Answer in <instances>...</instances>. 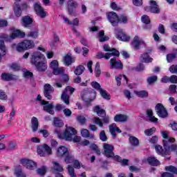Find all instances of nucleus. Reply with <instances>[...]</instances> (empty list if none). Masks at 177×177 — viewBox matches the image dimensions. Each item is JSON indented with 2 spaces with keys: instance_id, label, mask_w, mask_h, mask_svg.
Returning a JSON list of instances; mask_svg holds the SVG:
<instances>
[{
  "instance_id": "nucleus-1",
  "label": "nucleus",
  "mask_w": 177,
  "mask_h": 177,
  "mask_svg": "<svg viewBox=\"0 0 177 177\" xmlns=\"http://www.w3.org/2000/svg\"><path fill=\"white\" fill-rule=\"evenodd\" d=\"M45 57L42 53L39 51H35L30 55V63L36 67L37 71L42 73L46 71V68H48V64H46V61H41Z\"/></svg>"
},
{
  "instance_id": "nucleus-2",
  "label": "nucleus",
  "mask_w": 177,
  "mask_h": 177,
  "mask_svg": "<svg viewBox=\"0 0 177 177\" xmlns=\"http://www.w3.org/2000/svg\"><path fill=\"white\" fill-rule=\"evenodd\" d=\"M163 147L164 149H162L161 145H157L155 146L156 153L163 157H165V156H169L171 154V151H175V150H177L176 145H167L166 140H163Z\"/></svg>"
},
{
  "instance_id": "nucleus-3",
  "label": "nucleus",
  "mask_w": 177,
  "mask_h": 177,
  "mask_svg": "<svg viewBox=\"0 0 177 177\" xmlns=\"http://www.w3.org/2000/svg\"><path fill=\"white\" fill-rule=\"evenodd\" d=\"M54 132L57 135L59 139H64L65 140L68 141L73 140V138L77 135V130L71 127H66L63 133H60L59 130H55Z\"/></svg>"
},
{
  "instance_id": "nucleus-4",
  "label": "nucleus",
  "mask_w": 177,
  "mask_h": 177,
  "mask_svg": "<svg viewBox=\"0 0 177 177\" xmlns=\"http://www.w3.org/2000/svg\"><path fill=\"white\" fill-rule=\"evenodd\" d=\"M17 52H24L25 50H28V49H32L35 47V43L32 40H24L17 45H12V48H15Z\"/></svg>"
},
{
  "instance_id": "nucleus-5",
  "label": "nucleus",
  "mask_w": 177,
  "mask_h": 177,
  "mask_svg": "<svg viewBox=\"0 0 177 177\" xmlns=\"http://www.w3.org/2000/svg\"><path fill=\"white\" fill-rule=\"evenodd\" d=\"M81 97L83 102L91 103L96 97V93L91 88H86L82 91Z\"/></svg>"
},
{
  "instance_id": "nucleus-6",
  "label": "nucleus",
  "mask_w": 177,
  "mask_h": 177,
  "mask_svg": "<svg viewBox=\"0 0 177 177\" xmlns=\"http://www.w3.org/2000/svg\"><path fill=\"white\" fill-rule=\"evenodd\" d=\"M75 88L68 86H66L64 90L62 91L61 99L65 103V104H70V95L74 93Z\"/></svg>"
},
{
  "instance_id": "nucleus-7",
  "label": "nucleus",
  "mask_w": 177,
  "mask_h": 177,
  "mask_svg": "<svg viewBox=\"0 0 177 177\" xmlns=\"http://www.w3.org/2000/svg\"><path fill=\"white\" fill-rule=\"evenodd\" d=\"M103 154L108 158H113L115 157L114 155V146L107 144V143H104L103 144Z\"/></svg>"
},
{
  "instance_id": "nucleus-8",
  "label": "nucleus",
  "mask_w": 177,
  "mask_h": 177,
  "mask_svg": "<svg viewBox=\"0 0 177 177\" xmlns=\"http://www.w3.org/2000/svg\"><path fill=\"white\" fill-rule=\"evenodd\" d=\"M37 153L41 157H46L52 154V149L48 145L44 144L37 147Z\"/></svg>"
},
{
  "instance_id": "nucleus-9",
  "label": "nucleus",
  "mask_w": 177,
  "mask_h": 177,
  "mask_svg": "<svg viewBox=\"0 0 177 177\" xmlns=\"http://www.w3.org/2000/svg\"><path fill=\"white\" fill-rule=\"evenodd\" d=\"M155 111L160 118H167V117H168V111L161 103L156 104L155 106Z\"/></svg>"
},
{
  "instance_id": "nucleus-10",
  "label": "nucleus",
  "mask_w": 177,
  "mask_h": 177,
  "mask_svg": "<svg viewBox=\"0 0 177 177\" xmlns=\"http://www.w3.org/2000/svg\"><path fill=\"white\" fill-rule=\"evenodd\" d=\"M34 10L36 15L41 17V19H45V17H46V12H45V10L41 6V3H35L34 4Z\"/></svg>"
},
{
  "instance_id": "nucleus-11",
  "label": "nucleus",
  "mask_w": 177,
  "mask_h": 177,
  "mask_svg": "<svg viewBox=\"0 0 177 177\" xmlns=\"http://www.w3.org/2000/svg\"><path fill=\"white\" fill-rule=\"evenodd\" d=\"M55 92V88L49 84H46L44 86V95L48 100H52V93Z\"/></svg>"
},
{
  "instance_id": "nucleus-12",
  "label": "nucleus",
  "mask_w": 177,
  "mask_h": 177,
  "mask_svg": "<svg viewBox=\"0 0 177 177\" xmlns=\"http://www.w3.org/2000/svg\"><path fill=\"white\" fill-rule=\"evenodd\" d=\"M150 6L145 7V9L146 12H151V13H160V8H158V5H157V2L153 0H151L149 1Z\"/></svg>"
},
{
  "instance_id": "nucleus-13",
  "label": "nucleus",
  "mask_w": 177,
  "mask_h": 177,
  "mask_svg": "<svg viewBox=\"0 0 177 177\" xmlns=\"http://www.w3.org/2000/svg\"><path fill=\"white\" fill-rule=\"evenodd\" d=\"M21 164L24 165V167H26L28 169H35L37 168V163L35 162L32 161V160L29 159H22L21 160Z\"/></svg>"
},
{
  "instance_id": "nucleus-14",
  "label": "nucleus",
  "mask_w": 177,
  "mask_h": 177,
  "mask_svg": "<svg viewBox=\"0 0 177 177\" xmlns=\"http://www.w3.org/2000/svg\"><path fill=\"white\" fill-rule=\"evenodd\" d=\"M108 19L113 27L118 26V15L114 12L108 13Z\"/></svg>"
},
{
  "instance_id": "nucleus-15",
  "label": "nucleus",
  "mask_w": 177,
  "mask_h": 177,
  "mask_svg": "<svg viewBox=\"0 0 177 177\" xmlns=\"http://www.w3.org/2000/svg\"><path fill=\"white\" fill-rule=\"evenodd\" d=\"M78 8V3L74 0H68L67 9L68 15H73L74 13V9Z\"/></svg>"
},
{
  "instance_id": "nucleus-16",
  "label": "nucleus",
  "mask_w": 177,
  "mask_h": 177,
  "mask_svg": "<svg viewBox=\"0 0 177 177\" xmlns=\"http://www.w3.org/2000/svg\"><path fill=\"white\" fill-rule=\"evenodd\" d=\"M111 56H120V52H115L113 54H111V53H106L105 55L104 53L102 52H99L97 54V59H106V60H109Z\"/></svg>"
},
{
  "instance_id": "nucleus-17",
  "label": "nucleus",
  "mask_w": 177,
  "mask_h": 177,
  "mask_svg": "<svg viewBox=\"0 0 177 177\" xmlns=\"http://www.w3.org/2000/svg\"><path fill=\"white\" fill-rule=\"evenodd\" d=\"M110 66L111 68L117 69H122L124 67L122 63H121V61H117V59H115V57L110 59Z\"/></svg>"
},
{
  "instance_id": "nucleus-18",
  "label": "nucleus",
  "mask_w": 177,
  "mask_h": 177,
  "mask_svg": "<svg viewBox=\"0 0 177 177\" xmlns=\"http://www.w3.org/2000/svg\"><path fill=\"white\" fill-rule=\"evenodd\" d=\"M118 34L117 35L118 39H120V41H124V42H127V41H129L131 39V37L127 35V33L124 32L122 30L119 29L118 30Z\"/></svg>"
},
{
  "instance_id": "nucleus-19",
  "label": "nucleus",
  "mask_w": 177,
  "mask_h": 177,
  "mask_svg": "<svg viewBox=\"0 0 177 177\" xmlns=\"http://www.w3.org/2000/svg\"><path fill=\"white\" fill-rule=\"evenodd\" d=\"M109 132L111 133V135H112L113 138H115L117 137L115 132H118V133H121V130L117 127V124L115 123H113L109 125Z\"/></svg>"
},
{
  "instance_id": "nucleus-20",
  "label": "nucleus",
  "mask_w": 177,
  "mask_h": 177,
  "mask_svg": "<svg viewBox=\"0 0 177 177\" xmlns=\"http://www.w3.org/2000/svg\"><path fill=\"white\" fill-rule=\"evenodd\" d=\"M43 106V109L44 111H46V113H48L49 114H51V115H53L55 114V111H53V109L55 108V105H53V102H51L49 104H41Z\"/></svg>"
},
{
  "instance_id": "nucleus-21",
  "label": "nucleus",
  "mask_w": 177,
  "mask_h": 177,
  "mask_svg": "<svg viewBox=\"0 0 177 177\" xmlns=\"http://www.w3.org/2000/svg\"><path fill=\"white\" fill-rule=\"evenodd\" d=\"M68 153V149L64 146H61L58 148L57 151V157H59L60 158H62V157L67 156Z\"/></svg>"
},
{
  "instance_id": "nucleus-22",
  "label": "nucleus",
  "mask_w": 177,
  "mask_h": 177,
  "mask_svg": "<svg viewBox=\"0 0 177 177\" xmlns=\"http://www.w3.org/2000/svg\"><path fill=\"white\" fill-rule=\"evenodd\" d=\"M73 63H75V58L71 57V55L70 54H67L66 55H65V57H64V64H65V66H71Z\"/></svg>"
},
{
  "instance_id": "nucleus-23",
  "label": "nucleus",
  "mask_w": 177,
  "mask_h": 177,
  "mask_svg": "<svg viewBox=\"0 0 177 177\" xmlns=\"http://www.w3.org/2000/svg\"><path fill=\"white\" fill-rule=\"evenodd\" d=\"M162 136L165 138L163 140H166L167 145L172 146V143L175 142V138L168 137V131H162Z\"/></svg>"
},
{
  "instance_id": "nucleus-24",
  "label": "nucleus",
  "mask_w": 177,
  "mask_h": 177,
  "mask_svg": "<svg viewBox=\"0 0 177 177\" xmlns=\"http://www.w3.org/2000/svg\"><path fill=\"white\" fill-rule=\"evenodd\" d=\"M81 135L85 139H95V135L89 133V130L86 129H82L81 130Z\"/></svg>"
},
{
  "instance_id": "nucleus-25",
  "label": "nucleus",
  "mask_w": 177,
  "mask_h": 177,
  "mask_svg": "<svg viewBox=\"0 0 177 177\" xmlns=\"http://www.w3.org/2000/svg\"><path fill=\"white\" fill-rule=\"evenodd\" d=\"M38 127H39V122L38 118L32 117L31 119V128L32 132H37L38 131Z\"/></svg>"
},
{
  "instance_id": "nucleus-26",
  "label": "nucleus",
  "mask_w": 177,
  "mask_h": 177,
  "mask_svg": "<svg viewBox=\"0 0 177 177\" xmlns=\"http://www.w3.org/2000/svg\"><path fill=\"white\" fill-rule=\"evenodd\" d=\"M143 41L139 39V36H135L133 41L131 42V46L135 48V49H138L139 46L143 44Z\"/></svg>"
},
{
  "instance_id": "nucleus-27",
  "label": "nucleus",
  "mask_w": 177,
  "mask_h": 177,
  "mask_svg": "<svg viewBox=\"0 0 177 177\" xmlns=\"http://www.w3.org/2000/svg\"><path fill=\"white\" fill-rule=\"evenodd\" d=\"M140 60L142 63H151V62H153V58L150 57L149 53H145L141 55Z\"/></svg>"
},
{
  "instance_id": "nucleus-28",
  "label": "nucleus",
  "mask_w": 177,
  "mask_h": 177,
  "mask_svg": "<svg viewBox=\"0 0 177 177\" xmlns=\"http://www.w3.org/2000/svg\"><path fill=\"white\" fill-rule=\"evenodd\" d=\"M115 122H126L128 120V116L122 114L116 115L114 117Z\"/></svg>"
},
{
  "instance_id": "nucleus-29",
  "label": "nucleus",
  "mask_w": 177,
  "mask_h": 177,
  "mask_svg": "<svg viewBox=\"0 0 177 177\" xmlns=\"http://www.w3.org/2000/svg\"><path fill=\"white\" fill-rule=\"evenodd\" d=\"M93 111L96 113L99 117H104L106 115V111L102 109L99 105L95 106Z\"/></svg>"
},
{
  "instance_id": "nucleus-30",
  "label": "nucleus",
  "mask_w": 177,
  "mask_h": 177,
  "mask_svg": "<svg viewBox=\"0 0 177 177\" xmlns=\"http://www.w3.org/2000/svg\"><path fill=\"white\" fill-rule=\"evenodd\" d=\"M147 115L151 122H158V119L157 118H155L154 115H153V110L147 109Z\"/></svg>"
},
{
  "instance_id": "nucleus-31",
  "label": "nucleus",
  "mask_w": 177,
  "mask_h": 177,
  "mask_svg": "<svg viewBox=\"0 0 177 177\" xmlns=\"http://www.w3.org/2000/svg\"><path fill=\"white\" fill-rule=\"evenodd\" d=\"M1 79L3 81H12V80H15V75L4 73L1 74Z\"/></svg>"
},
{
  "instance_id": "nucleus-32",
  "label": "nucleus",
  "mask_w": 177,
  "mask_h": 177,
  "mask_svg": "<svg viewBox=\"0 0 177 177\" xmlns=\"http://www.w3.org/2000/svg\"><path fill=\"white\" fill-rule=\"evenodd\" d=\"M53 164L54 172H63L64 171L63 166H62V165L59 164L58 162H53Z\"/></svg>"
},
{
  "instance_id": "nucleus-33",
  "label": "nucleus",
  "mask_w": 177,
  "mask_h": 177,
  "mask_svg": "<svg viewBox=\"0 0 177 177\" xmlns=\"http://www.w3.org/2000/svg\"><path fill=\"white\" fill-rule=\"evenodd\" d=\"M147 161L150 165H153V167H157V165H160V161L157 160V158L154 157H149L147 158Z\"/></svg>"
},
{
  "instance_id": "nucleus-34",
  "label": "nucleus",
  "mask_w": 177,
  "mask_h": 177,
  "mask_svg": "<svg viewBox=\"0 0 177 177\" xmlns=\"http://www.w3.org/2000/svg\"><path fill=\"white\" fill-rule=\"evenodd\" d=\"M22 24L24 27H28L30 24H32V19L30 17H24L22 19Z\"/></svg>"
},
{
  "instance_id": "nucleus-35",
  "label": "nucleus",
  "mask_w": 177,
  "mask_h": 177,
  "mask_svg": "<svg viewBox=\"0 0 177 177\" xmlns=\"http://www.w3.org/2000/svg\"><path fill=\"white\" fill-rule=\"evenodd\" d=\"M129 142L133 147H136L139 146V139H138L135 136H130L129 137Z\"/></svg>"
},
{
  "instance_id": "nucleus-36",
  "label": "nucleus",
  "mask_w": 177,
  "mask_h": 177,
  "mask_svg": "<svg viewBox=\"0 0 177 177\" xmlns=\"http://www.w3.org/2000/svg\"><path fill=\"white\" fill-rule=\"evenodd\" d=\"M122 78L124 80V81H126L127 84H128V78L127 76H125V75H119L118 76L115 77L118 86H121V80H122Z\"/></svg>"
},
{
  "instance_id": "nucleus-37",
  "label": "nucleus",
  "mask_w": 177,
  "mask_h": 177,
  "mask_svg": "<svg viewBox=\"0 0 177 177\" xmlns=\"http://www.w3.org/2000/svg\"><path fill=\"white\" fill-rule=\"evenodd\" d=\"M85 71V67L83 65H79L76 67L74 73L75 75H81Z\"/></svg>"
},
{
  "instance_id": "nucleus-38",
  "label": "nucleus",
  "mask_w": 177,
  "mask_h": 177,
  "mask_svg": "<svg viewBox=\"0 0 177 177\" xmlns=\"http://www.w3.org/2000/svg\"><path fill=\"white\" fill-rule=\"evenodd\" d=\"M53 125L57 128H62V127L64 125V123H63V121H62V120L59 119L58 118H54Z\"/></svg>"
},
{
  "instance_id": "nucleus-39",
  "label": "nucleus",
  "mask_w": 177,
  "mask_h": 177,
  "mask_svg": "<svg viewBox=\"0 0 177 177\" xmlns=\"http://www.w3.org/2000/svg\"><path fill=\"white\" fill-rule=\"evenodd\" d=\"M135 93L138 97H149V92L146 91H135Z\"/></svg>"
},
{
  "instance_id": "nucleus-40",
  "label": "nucleus",
  "mask_w": 177,
  "mask_h": 177,
  "mask_svg": "<svg viewBox=\"0 0 177 177\" xmlns=\"http://www.w3.org/2000/svg\"><path fill=\"white\" fill-rule=\"evenodd\" d=\"M114 160L115 161H118V162H121L123 165H128V162H129V160L128 159H123L121 158V156H114Z\"/></svg>"
},
{
  "instance_id": "nucleus-41",
  "label": "nucleus",
  "mask_w": 177,
  "mask_h": 177,
  "mask_svg": "<svg viewBox=\"0 0 177 177\" xmlns=\"http://www.w3.org/2000/svg\"><path fill=\"white\" fill-rule=\"evenodd\" d=\"M103 49L105 52H109V53H111V54L115 53V52H119L115 48H110V46H109V44H104L103 46Z\"/></svg>"
},
{
  "instance_id": "nucleus-42",
  "label": "nucleus",
  "mask_w": 177,
  "mask_h": 177,
  "mask_svg": "<svg viewBox=\"0 0 177 177\" xmlns=\"http://www.w3.org/2000/svg\"><path fill=\"white\" fill-rule=\"evenodd\" d=\"M64 161L66 164H72L74 162V156L68 152V154L64 156Z\"/></svg>"
},
{
  "instance_id": "nucleus-43",
  "label": "nucleus",
  "mask_w": 177,
  "mask_h": 177,
  "mask_svg": "<svg viewBox=\"0 0 177 177\" xmlns=\"http://www.w3.org/2000/svg\"><path fill=\"white\" fill-rule=\"evenodd\" d=\"M25 34L21 33L20 30H15L12 32V34L10 37V39H15V38H17V37H24Z\"/></svg>"
},
{
  "instance_id": "nucleus-44",
  "label": "nucleus",
  "mask_w": 177,
  "mask_h": 177,
  "mask_svg": "<svg viewBox=\"0 0 177 177\" xmlns=\"http://www.w3.org/2000/svg\"><path fill=\"white\" fill-rule=\"evenodd\" d=\"M53 73L55 75H62V74H64V68L59 66L57 68H55L54 70H53Z\"/></svg>"
},
{
  "instance_id": "nucleus-45",
  "label": "nucleus",
  "mask_w": 177,
  "mask_h": 177,
  "mask_svg": "<svg viewBox=\"0 0 177 177\" xmlns=\"http://www.w3.org/2000/svg\"><path fill=\"white\" fill-rule=\"evenodd\" d=\"M99 41L100 42H105V41H109V37L104 35V31L101 30L99 32Z\"/></svg>"
},
{
  "instance_id": "nucleus-46",
  "label": "nucleus",
  "mask_w": 177,
  "mask_h": 177,
  "mask_svg": "<svg viewBox=\"0 0 177 177\" xmlns=\"http://www.w3.org/2000/svg\"><path fill=\"white\" fill-rule=\"evenodd\" d=\"M101 96L104 98L106 99V100H110L111 97H110V94L109 93H107V91L103 88L100 89V91H99Z\"/></svg>"
},
{
  "instance_id": "nucleus-47",
  "label": "nucleus",
  "mask_w": 177,
  "mask_h": 177,
  "mask_svg": "<svg viewBox=\"0 0 177 177\" xmlns=\"http://www.w3.org/2000/svg\"><path fill=\"white\" fill-rule=\"evenodd\" d=\"M68 174L71 176V177H77V174H75V171L74 170V167L73 166L68 165L67 167Z\"/></svg>"
},
{
  "instance_id": "nucleus-48",
  "label": "nucleus",
  "mask_w": 177,
  "mask_h": 177,
  "mask_svg": "<svg viewBox=\"0 0 177 177\" xmlns=\"http://www.w3.org/2000/svg\"><path fill=\"white\" fill-rule=\"evenodd\" d=\"M165 171H167L168 172H171L172 174H175V175H177V168L173 165L167 166L165 167Z\"/></svg>"
},
{
  "instance_id": "nucleus-49",
  "label": "nucleus",
  "mask_w": 177,
  "mask_h": 177,
  "mask_svg": "<svg viewBox=\"0 0 177 177\" xmlns=\"http://www.w3.org/2000/svg\"><path fill=\"white\" fill-rule=\"evenodd\" d=\"M90 148L91 149V150H93L95 153L97 154V156H100V149H99V147H97V145H96V144H91L90 145Z\"/></svg>"
},
{
  "instance_id": "nucleus-50",
  "label": "nucleus",
  "mask_w": 177,
  "mask_h": 177,
  "mask_svg": "<svg viewBox=\"0 0 177 177\" xmlns=\"http://www.w3.org/2000/svg\"><path fill=\"white\" fill-rule=\"evenodd\" d=\"M157 80H158L157 75H153L148 77L147 79V82H148L149 85H151L152 84H154V82H156Z\"/></svg>"
},
{
  "instance_id": "nucleus-51",
  "label": "nucleus",
  "mask_w": 177,
  "mask_h": 177,
  "mask_svg": "<svg viewBox=\"0 0 177 177\" xmlns=\"http://www.w3.org/2000/svg\"><path fill=\"white\" fill-rule=\"evenodd\" d=\"M154 132H156V127H152L151 129H146L145 131V134L147 136H151V135H153L154 133Z\"/></svg>"
},
{
  "instance_id": "nucleus-52",
  "label": "nucleus",
  "mask_w": 177,
  "mask_h": 177,
  "mask_svg": "<svg viewBox=\"0 0 177 177\" xmlns=\"http://www.w3.org/2000/svg\"><path fill=\"white\" fill-rule=\"evenodd\" d=\"M95 77H100V74H101L100 64H99V62H97L96 64H95Z\"/></svg>"
},
{
  "instance_id": "nucleus-53",
  "label": "nucleus",
  "mask_w": 177,
  "mask_h": 177,
  "mask_svg": "<svg viewBox=\"0 0 177 177\" xmlns=\"http://www.w3.org/2000/svg\"><path fill=\"white\" fill-rule=\"evenodd\" d=\"M100 139L102 140V142H107V136H106V132H104V130H102L100 133Z\"/></svg>"
},
{
  "instance_id": "nucleus-54",
  "label": "nucleus",
  "mask_w": 177,
  "mask_h": 177,
  "mask_svg": "<svg viewBox=\"0 0 177 177\" xmlns=\"http://www.w3.org/2000/svg\"><path fill=\"white\" fill-rule=\"evenodd\" d=\"M119 21L124 23V24H127V23H128V17H127L125 15H120V17L118 18V23Z\"/></svg>"
},
{
  "instance_id": "nucleus-55",
  "label": "nucleus",
  "mask_w": 177,
  "mask_h": 177,
  "mask_svg": "<svg viewBox=\"0 0 177 177\" xmlns=\"http://www.w3.org/2000/svg\"><path fill=\"white\" fill-rule=\"evenodd\" d=\"M16 147H17V145L15 142L10 141L8 143V150H16Z\"/></svg>"
},
{
  "instance_id": "nucleus-56",
  "label": "nucleus",
  "mask_w": 177,
  "mask_h": 177,
  "mask_svg": "<svg viewBox=\"0 0 177 177\" xmlns=\"http://www.w3.org/2000/svg\"><path fill=\"white\" fill-rule=\"evenodd\" d=\"M141 20L144 24H150V17L147 15H142Z\"/></svg>"
},
{
  "instance_id": "nucleus-57",
  "label": "nucleus",
  "mask_w": 177,
  "mask_h": 177,
  "mask_svg": "<svg viewBox=\"0 0 177 177\" xmlns=\"http://www.w3.org/2000/svg\"><path fill=\"white\" fill-rule=\"evenodd\" d=\"M50 67L52 70H55V68H57L59 67V62L57 60H53L50 64Z\"/></svg>"
},
{
  "instance_id": "nucleus-58",
  "label": "nucleus",
  "mask_w": 177,
  "mask_h": 177,
  "mask_svg": "<svg viewBox=\"0 0 177 177\" xmlns=\"http://www.w3.org/2000/svg\"><path fill=\"white\" fill-rule=\"evenodd\" d=\"M91 86H93V88L96 89V91H98V92H100V89H102L100 87V84L97 83V82H91Z\"/></svg>"
},
{
  "instance_id": "nucleus-59",
  "label": "nucleus",
  "mask_w": 177,
  "mask_h": 177,
  "mask_svg": "<svg viewBox=\"0 0 177 177\" xmlns=\"http://www.w3.org/2000/svg\"><path fill=\"white\" fill-rule=\"evenodd\" d=\"M10 67L14 71H19L20 68H21V67L20 66V65H19V64H12L10 66Z\"/></svg>"
},
{
  "instance_id": "nucleus-60",
  "label": "nucleus",
  "mask_w": 177,
  "mask_h": 177,
  "mask_svg": "<svg viewBox=\"0 0 177 177\" xmlns=\"http://www.w3.org/2000/svg\"><path fill=\"white\" fill-rule=\"evenodd\" d=\"M28 37H30V38H38V31H30L28 33Z\"/></svg>"
},
{
  "instance_id": "nucleus-61",
  "label": "nucleus",
  "mask_w": 177,
  "mask_h": 177,
  "mask_svg": "<svg viewBox=\"0 0 177 177\" xmlns=\"http://www.w3.org/2000/svg\"><path fill=\"white\" fill-rule=\"evenodd\" d=\"M37 172L39 175L43 176V175H45V174H46V168L45 167H42L41 168L38 169L37 170Z\"/></svg>"
},
{
  "instance_id": "nucleus-62",
  "label": "nucleus",
  "mask_w": 177,
  "mask_h": 177,
  "mask_svg": "<svg viewBox=\"0 0 177 177\" xmlns=\"http://www.w3.org/2000/svg\"><path fill=\"white\" fill-rule=\"evenodd\" d=\"M93 123L96 124V125H99L100 127H103V122H102V120L97 117L93 119Z\"/></svg>"
},
{
  "instance_id": "nucleus-63",
  "label": "nucleus",
  "mask_w": 177,
  "mask_h": 177,
  "mask_svg": "<svg viewBox=\"0 0 177 177\" xmlns=\"http://www.w3.org/2000/svg\"><path fill=\"white\" fill-rule=\"evenodd\" d=\"M176 58V54H168L167 55V60L168 63H171L174 59Z\"/></svg>"
},
{
  "instance_id": "nucleus-64",
  "label": "nucleus",
  "mask_w": 177,
  "mask_h": 177,
  "mask_svg": "<svg viewBox=\"0 0 177 177\" xmlns=\"http://www.w3.org/2000/svg\"><path fill=\"white\" fill-rule=\"evenodd\" d=\"M169 70L171 74H177V65L171 66Z\"/></svg>"
}]
</instances>
